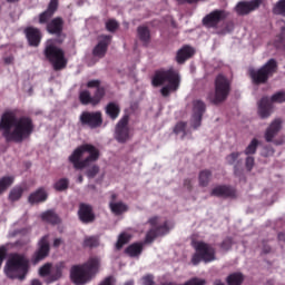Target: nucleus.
<instances>
[{
	"instance_id": "obj_1",
	"label": "nucleus",
	"mask_w": 285,
	"mask_h": 285,
	"mask_svg": "<svg viewBox=\"0 0 285 285\" xmlns=\"http://www.w3.org/2000/svg\"><path fill=\"white\" fill-rule=\"evenodd\" d=\"M0 131L7 141L22 142L33 132V124L29 117H18L14 111H7L1 117Z\"/></svg>"
},
{
	"instance_id": "obj_2",
	"label": "nucleus",
	"mask_w": 285,
	"mask_h": 285,
	"mask_svg": "<svg viewBox=\"0 0 285 285\" xmlns=\"http://www.w3.org/2000/svg\"><path fill=\"white\" fill-rule=\"evenodd\" d=\"M100 268V258L91 256L83 264L71 266L69 277L73 285H87L90 283Z\"/></svg>"
},
{
	"instance_id": "obj_3",
	"label": "nucleus",
	"mask_w": 285,
	"mask_h": 285,
	"mask_svg": "<svg viewBox=\"0 0 285 285\" xmlns=\"http://www.w3.org/2000/svg\"><path fill=\"white\" fill-rule=\"evenodd\" d=\"M153 87H161L163 97H169L180 87V76L177 70L169 68L168 70L157 71L151 79Z\"/></svg>"
},
{
	"instance_id": "obj_4",
	"label": "nucleus",
	"mask_w": 285,
	"mask_h": 285,
	"mask_svg": "<svg viewBox=\"0 0 285 285\" xmlns=\"http://www.w3.org/2000/svg\"><path fill=\"white\" fill-rule=\"evenodd\" d=\"M99 157L100 151L96 146L82 144L69 155V163L73 165V168L82 170L89 167L90 164L98 161Z\"/></svg>"
},
{
	"instance_id": "obj_5",
	"label": "nucleus",
	"mask_w": 285,
	"mask_h": 285,
	"mask_svg": "<svg viewBox=\"0 0 285 285\" xmlns=\"http://www.w3.org/2000/svg\"><path fill=\"white\" fill-rule=\"evenodd\" d=\"M6 275L12 279H23L28 273V258L21 254H12L4 267Z\"/></svg>"
},
{
	"instance_id": "obj_6",
	"label": "nucleus",
	"mask_w": 285,
	"mask_h": 285,
	"mask_svg": "<svg viewBox=\"0 0 285 285\" xmlns=\"http://www.w3.org/2000/svg\"><path fill=\"white\" fill-rule=\"evenodd\" d=\"M45 57L53 67V70L60 71L66 69L68 61L65 51L55 45L53 40L47 41V48H45Z\"/></svg>"
},
{
	"instance_id": "obj_7",
	"label": "nucleus",
	"mask_w": 285,
	"mask_h": 285,
	"mask_svg": "<svg viewBox=\"0 0 285 285\" xmlns=\"http://www.w3.org/2000/svg\"><path fill=\"white\" fill-rule=\"evenodd\" d=\"M229 94L230 80L224 75H218L215 78V90L208 95V100L214 105H219L227 100Z\"/></svg>"
},
{
	"instance_id": "obj_8",
	"label": "nucleus",
	"mask_w": 285,
	"mask_h": 285,
	"mask_svg": "<svg viewBox=\"0 0 285 285\" xmlns=\"http://www.w3.org/2000/svg\"><path fill=\"white\" fill-rule=\"evenodd\" d=\"M277 71V62L274 59L268 60L259 69H249V77L256 85H264Z\"/></svg>"
},
{
	"instance_id": "obj_9",
	"label": "nucleus",
	"mask_w": 285,
	"mask_h": 285,
	"mask_svg": "<svg viewBox=\"0 0 285 285\" xmlns=\"http://www.w3.org/2000/svg\"><path fill=\"white\" fill-rule=\"evenodd\" d=\"M148 223L151 228L146 234L145 243L147 244L153 243L157 237L167 235L173 228V225H170L168 222L160 224L159 217H151L148 219Z\"/></svg>"
},
{
	"instance_id": "obj_10",
	"label": "nucleus",
	"mask_w": 285,
	"mask_h": 285,
	"mask_svg": "<svg viewBox=\"0 0 285 285\" xmlns=\"http://www.w3.org/2000/svg\"><path fill=\"white\" fill-rule=\"evenodd\" d=\"M283 104L285 102V91H278L274 94L271 99L264 97L258 102V116L262 119H266L272 115V104Z\"/></svg>"
},
{
	"instance_id": "obj_11",
	"label": "nucleus",
	"mask_w": 285,
	"mask_h": 285,
	"mask_svg": "<svg viewBox=\"0 0 285 285\" xmlns=\"http://www.w3.org/2000/svg\"><path fill=\"white\" fill-rule=\"evenodd\" d=\"M228 11L224 9H216L203 18V23L206 26V28H212L216 30L219 28L223 21H226V19H228Z\"/></svg>"
},
{
	"instance_id": "obj_12",
	"label": "nucleus",
	"mask_w": 285,
	"mask_h": 285,
	"mask_svg": "<svg viewBox=\"0 0 285 285\" xmlns=\"http://www.w3.org/2000/svg\"><path fill=\"white\" fill-rule=\"evenodd\" d=\"M132 134L129 128V117L124 116L119 119L115 127V139L119 144H125L130 140Z\"/></svg>"
},
{
	"instance_id": "obj_13",
	"label": "nucleus",
	"mask_w": 285,
	"mask_h": 285,
	"mask_svg": "<svg viewBox=\"0 0 285 285\" xmlns=\"http://www.w3.org/2000/svg\"><path fill=\"white\" fill-rule=\"evenodd\" d=\"M191 246L202 256L204 263L216 261V253L213 246L202 240H193Z\"/></svg>"
},
{
	"instance_id": "obj_14",
	"label": "nucleus",
	"mask_w": 285,
	"mask_h": 285,
	"mask_svg": "<svg viewBox=\"0 0 285 285\" xmlns=\"http://www.w3.org/2000/svg\"><path fill=\"white\" fill-rule=\"evenodd\" d=\"M206 112V104L200 99H195L191 102L190 126L197 129L202 126L203 116Z\"/></svg>"
},
{
	"instance_id": "obj_15",
	"label": "nucleus",
	"mask_w": 285,
	"mask_h": 285,
	"mask_svg": "<svg viewBox=\"0 0 285 285\" xmlns=\"http://www.w3.org/2000/svg\"><path fill=\"white\" fill-rule=\"evenodd\" d=\"M80 124L91 129H96L102 126V117L100 111L89 112L85 111L80 114Z\"/></svg>"
},
{
	"instance_id": "obj_16",
	"label": "nucleus",
	"mask_w": 285,
	"mask_h": 285,
	"mask_svg": "<svg viewBox=\"0 0 285 285\" xmlns=\"http://www.w3.org/2000/svg\"><path fill=\"white\" fill-rule=\"evenodd\" d=\"M111 43V36H99L98 42L92 49V56L98 59H102Z\"/></svg>"
},
{
	"instance_id": "obj_17",
	"label": "nucleus",
	"mask_w": 285,
	"mask_h": 285,
	"mask_svg": "<svg viewBox=\"0 0 285 285\" xmlns=\"http://www.w3.org/2000/svg\"><path fill=\"white\" fill-rule=\"evenodd\" d=\"M49 252L50 245L48 242V236H43L40 238V242H38V250H36V254H33V265L39 264L41 261L48 257Z\"/></svg>"
},
{
	"instance_id": "obj_18",
	"label": "nucleus",
	"mask_w": 285,
	"mask_h": 285,
	"mask_svg": "<svg viewBox=\"0 0 285 285\" xmlns=\"http://www.w3.org/2000/svg\"><path fill=\"white\" fill-rule=\"evenodd\" d=\"M262 6V0L240 1L236 4L235 10L237 14H249Z\"/></svg>"
},
{
	"instance_id": "obj_19",
	"label": "nucleus",
	"mask_w": 285,
	"mask_h": 285,
	"mask_svg": "<svg viewBox=\"0 0 285 285\" xmlns=\"http://www.w3.org/2000/svg\"><path fill=\"white\" fill-rule=\"evenodd\" d=\"M283 129V120L281 118L274 119L265 131V140L267 142H273L274 138Z\"/></svg>"
},
{
	"instance_id": "obj_20",
	"label": "nucleus",
	"mask_w": 285,
	"mask_h": 285,
	"mask_svg": "<svg viewBox=\"0 0 285 285\" xmlns=\"http://www.w3.org/2000/svg\"><path fill=\"white\" fill-rule=\"evenodd\" d=\"M24 35H27V41H29V46L39 47L41 42V32L37 28H27L24 30Z\"/></svg>"
},
{
	"instance_id": "obj_21",
	"label": "nucleus",
	"mask_w": 285,
	"mask_h": 285,
	"mask_svg": "<svg viewBox=\"0 0 285 285\" xmlns=\"http://www.w3.org/2000/svg\"><path fill=\"white\" fill-rule=\"evenodd\" d=\"M78 217L85 224L92 223L95 220V214L92 213L91 206L82 204L78 210Z\"/></svg>"
},
{
	"instance_id": "obj_22",
	"label": "nucleus",
	"mask_w": 285,
	"mask_h": 285,
	"mask_svg": "<svg viewBox=\"0 0 285 285\" xmlns=\"http://www.w3.org/2000/svg\"><path fill=\"white\" fill-rule=\"evenodd\" d=\"M48 199V193L45 188H38L36 191L29 195V203L31 205H38L45 203Z\"/></svg>"
},
{
	"instance_id": "obj_23",
	"label": "nucleus",
	"mask_w": 285,
	"mask_h": 285,
	"mask_svg": "<svg viewBox=\"0 0 285 285\" xmlns=\"http://www.w3.org/2000/svg\"><path fill=\"white\" fill-rule=\"evenodd\" d=\"M63 269H65L63 263H58L55 266H52L51 273L49 274V276H47V284H51L59 281L62 277Z\"/></svg>"
},
{
	"instance_id": "obj_24",
	"label": "nucleus",
	"mask_w": 285,
	"mask_h": 285,
	"mask_svg": "<svg viewBox=\"0 0 285 285\" xmlns=\"http://www.w3.org/2000/svg\"><path fill=\"white\" fill-rule=\"evenodd\" d=\"M195 55V49L189 46H184L177 51L176 61L183 65L186 60L190 59Z\"/></svg>"
},
{
	"instance_id": "obj_25",
	"label": "nucleus",
	"mask_w": 285,
	"mask_h": 285,
	"mask_svg": "<svg viewBox=\"0 0 285 285\" xmlns=\"http://www.w3.org/2000/svg\"><path fill=\"white\" fill-rule=\"evenodd\" d=\"M57 8H58V0H51V2H49V8H47V11L40 13L38 22L48 23L49 19H51V17L55 14Z\"/></svg>"
},
{
	"instance_id": "obj_26",
	"label": "nucleus",
	"mask_w": 285,
	"mask_h": 285,
	"mask_svg": "<svg viewBox=\"0 0 285 285\" xmlns=\"http://www.w3.org/2000/svg\"><path fill=\"white\" fill-rule=\"evenodd\" d=\"M109 209L114 215L120 216L129 210V206L120 200H111L109 203Z\"/></svg>"
},
{
	"instance_id": "obj_27",
	"label": "nucleus",
	"mask_w": 285,
	"mask_h": 285,
	"mask_svg": "<svg viewBox=\"0 0 285 285\" xmlns=\"http://www.w3.org/2000/svg\"><path fill=\"white\" fill-rule=\"evenodd\" d=\"M62 28H63V20L61 18H56L47 24V32H49V35H60L62 31Z\"/></svg>"
},
{
	"instance_id": "obj_28",
	"label": "nucleus",
	"mask_w": 285,
	"mask_h": 285,
	"mask_svg": "<svg viewBox=\"0 0 285 285\" xmlns=\"http://www.w3.org/2000/svg\"><path fill=\"white\" fill-rule=\"evenodd\" d=\"M119 114H120V107L118 104L116 102H109L107 106H106V115L112 119V120H116L118 117H119Z\"/></svg>"
},
{
	"instance_id": "obj_29",
	"label": "nucleus",
	"mask_w": 285,
	"mask_h": 285,
	"mask_svg": "<svg viewBox=\"0 0 285 285\" xmlns=\"http://www.w3.org/2000/svg\"><path fill=\"white\" fill-rule=\"evenodd\" d=\"M125 253L129 257H138L142 253V244L141 243H134L125 249Z\"/></svg>"
},
{
	"instance_id": "obj_30",
	"label": "nucleus",
	"mask_w": 285,
	"mask_h": 285,
	"mask_svg": "<svg viewBox=\"0 0 285 285\" xmlns=\"http://www.w3.org/2000/svg\"><path fill=\"white\" fill-rule=\"evenodd\" d=\"M137 38L142 43H148L150 41V31L147 27L140 26L137 28Z\"/></svg>"
},
{
	"instance_id": "obj_31",
	"label": "nucleus",
	"mask_w": 285,
	"mask_h": 285,
	"mask_svg": "<svg viewBox=\"0 0 285 285\" xmlns=\"http://www.w3.org/2000/svg\"><path fill=\"white\" fill-rule=\"evenodd\" d=\"M234 31V22H223L222 24L218 26V28L216 29V33L218 36H227L230 32Z\"/></svg>"
},
{
	"instance_id": "obj_32",
	"label": "nucleus",
	"mask_w": 285,
	"mask_h": 285,
	"mask_svg": "<svg viewBox=\"0 0 285 285\" xmlns=\"http://www.w3.org/2000/svg\"><path fill=\"white\" fill-rule=\"evenodd\" d=\"M14 183L13 176H4L0 178V195L7 191Z\"/></svg>"
},
{
	"instance_id": "obj_33",
	"label": "nucleus",
	"mask_w": 285,
	"mask_h": 285,
	"mask_svg": "<svg viewBox=\"0 0 285 285\" xmlns=\"http://www.w3.org/2000/svg\"><path fill=\"white\" fill-rule=\"evenodd\" d=\"M132 238V234L128 232H124L119 234L118 239L116 242V249H121Z\"/></svg>"
},
{
	"instance_id": "obj_34",
	"label": "nucleus",
	"mask_w": 285,
	"mask_h": 285,
	"mask_svg": "<svg viewBox=\"0 0 285 285\" xmlns=\"http://www.w3.org/2000/svg\"><path fill=\"white\" fill-rule=\"evenodd\" d=\"M40 217H42V220H45L47 223H51L53 225H57L60 223V218L52 210H47V212L42 213V215H40Z\"/></svg>"
},
{
	"instance_id": "obj_35",
	"label": "nucleus",
	"mask_w": 285,
	"mask_h": 285,
	"mask_svg": "<svg viewBox=\"0 0 285 285\" xmlns=\"http://www.w3.org/2000/svg\"><path fill=\"white\" fill-rule=\"evenodd\" d=\"M106 96V89L104 87L97 88L91 98V106H97Z\"/></svg>"
},
{
	"instance_id": "obj_36",
	"label": "nucleus",
	"mask_w": 285,
	"mask_h": 285,
	"mask_svg": "<svg viewBox=\"0 0 285 285\" xmlns=\"http://www.w3.org/2000/svg\"><path fill=\"white\" fill-rule=\"evenodd\" d=\"M212 195L216 196V197H228L232 196V191L228 187L226 186H216L213 190H212Z\"/></svg>"
},
{
	"instance_id": "obj_37",
	"label": "nucleus",
	"mask_w": 285,
	"mask_h": 285,
	"mask_svg": "<svg viewBox=\"0 0 285 285\" xmlns=\"http://www.w3.org/2000/svg\"><path fill=\"white\" fill-rule=\"evenodd\" d=\"M244 282V276L242 273H233L227 277L228 285H242Z\"/></svg>"
},
{
	"instance_id": "obj_38",
	"label": "nucleus",
	"mask_w": 285,
	"mask_h": 285,
	"mask_svg": "<svg viewBox=\"0 0 285 285\" xmlns=\"http://www.w3.org/2000/svg\"><path fill=\"white\" fill-rule=\"evenodd\" d=\"M69 184L70 181L68 178H60L53 184V189H56V191H65L68 189Z\"/></svg>"
},
{
	"instance_id": "obj_39",
	"label": "nucleus",
	"mask_w": 285,
	"mask_h": 285,
	"mask_svg": "<svg viewBox=\"0 0 285 285\" xmlns=\"http://www.w3.org/2000/svg\"><path fill=\"white\" fill-rule=\"evenodd\" d=\"M23 194V188L21 186H16L11 189L10 195H9V199L11 202H18Z\"/></svg>"
},
{
	"instance_id": "obj_40",
	"label": "nucleus",
	"mask_w": 285,
	"mask_h": 285,
	"mask_svg": "<svg viewBox=\"0 0 285 285\" xmlns=\"http://www.w3.org/2000/svg\"><path fill=\"white\" fill-rule=\"evenodd\" d=\"M212 179V173L209 170H202L199 173V186L206 187Z\"/></svg>"
},
{
	"instance_id": "obj_41",
	"label": "nucleus",
	"mask_w": 285,
	"mask_h": 285,
	"mask_svg": "<svg viewBox=\"0 0 285 285\" xmlns=\"http://www.w3.org/2000/svg\"><path fill=\"white\" fill-rule=\"evenodd\" d=\"M258 147V140L256 138L252 139L248 146L245 148L244 154L246 156L255 155Z\"/></svg>"
},
{
	"instance_id": "obj_42",
	"label": "nucleus",
	"mask_w": 285,
	"mask_h": 285,
	"mask_svg": "<svg viewBox=\"0 0 285 285\" xmlns=\"http://www.w3.org/2000/svg\"><path fill=\"white\" fill-rule=\"evenodd\" d=\"M80 102L82 105H92V97L88 90L80 92Z\"/></svg>"
},
{
	"instance_id": "obj_43",
	"label": "nucleus",
	"mask_w": 285,
	"mask_h": 285,
	"mask_svg": "<svg viewBox=\"0 0 285 285\" xmlns=\"http://www.w3.org/2000/svg\"><path fill=\"white\" fill-rule=\"evenodd\" d=\"M174 132L177 136H180V138H185V136H186V122H178L174 128Z\"/></svg>"
},
{
	"instance_id": "obj_44",
	"label": "nucleus",
	"mask_w": 285,
	"mask_h": 285,
	"mask_svg": "<svg viewBox=\"0 0 285 285\" xmlns=\"http://www.w3.org/2000/svg\"><path fill=\"white\" fill-rule=\"evenodd\" d=\"M274 14H282L285 17V0L278 1L274 9H273Z\"/></svg>"
},
{
	"instance_id": "obj_45",
	"label": "nucleus",
	"mask_w": 285,
	"mask_h": 285,
	"mask_svg": "<svg viewBox=\"0 0 285 285\" xmlns=\"http://www.w3.org/2000/svg\"><path fill=\"white\" fill-rule=\"evenodd\" d=\"M85 247L94 248L99 245V239L97 237L90 236L85 238L83 242Z\"/></svg>"
},
{
	"instance_id": "obj_46",
	"label": "nucleus",
	"mask_w": 285,
	"mask_h": 285,
	"mask_svg": "<svg viewBox=\"0 0 285 285\" xmlns=\"http://www.w3.org/2000/svg\"><path fill=\"white\" fill-rule=\"evenodd\" d=\"M51 272H52V265L50 263H47V264L40 266V269L38 271V273L42 277L50 276Z\"/></svg>"
},
{
	"instance_id": "obj_47",
	"label": "nucleus",
	"mask_w": 285,
	"mask_h": 285,
	"mask_svg": "<svg viewBox=\"0 0 285 285\" xmlns=\"http://www.w3.org/2000/svg\"><path fill=\"white\" fill-rule=\"evenodd\" d=\"M240 157V153L234 151L226 156V164L227 165H235Z\"/></svg>"
},
{
	"instance_id": "obj_48",
	"label": "nucleus",
	"mask_w": 285,
	"mask_h": 285,
	"mask_svg": "<svg viewBox=\"0 0 285 285\" xmlns=\"http://www.w3.org/2000/svg\"><path fill=\"white\" fill-rule=\"evenodd\" d=\"M105 26H106V30L108 32H115L119 28V23L112 19L107 20Z\"/></svg>"
},
{
	"instance_id": "obj_49",
	"label": "nucleus",
	"mask_w": 285,
	"mask_h": 285,
	"mask_svg": "<svg viewBox=\"0 0 285 285\" xmlns=\"http://www.w3.org/2000/svg\"><path fill=\"white\" fill-rule=\"evenodd\" d=\"M10 247H12V244H7V245L0 246V268H1V266H2V263H3L4 258H6V255H7V253H8V249H9Z\"/></svg>"
},
{
	"instance_id": "obj_50",
	"label": "nucleus",
	"mask_w": 285,
	"mask_h": 285,
	"mask_svg": "<svg viewBox=\"0 0 285 285\" xmlns=\"http://www.w3.org/2000/svg\"><path fill=\"white\" fill-rule=\"evenodd\" d=\"M100 171V168L98 165H92L87 169V177L88 178H95Z\"/></svg>"
},
{
	"instance_id": "obj_51",
	"label": "nucleus",
	"mask_w": 285,
	"mask_h": 285,
	"mask_svg": "<svg viewBox=\"0 0 285 285\" xmlns=\"http://www.w3.org/2000/svg\"><path fill=\"white\" fill-rule=\"evenodd\" d=\"M183 285H206V279L194 277L185 282Z\"/></svg>"
},
{
	"instance_id": "obj_52",
	"label": "nucleus",
	"mask_w": 285,
	"mask_h": 285,
	"mask_svg": "<svg viewBox=\"0 0 285 285\" xmlns=\"http://www.w3.org/2000/svg\"><path fill=\"white\" fill-rule=\"evenodd\" d=\"M87 88L98 90L99 88H101V81L99 79L89 80L87 82Z\"/></svg>"
},
{
	"instance_id": "obj_53",
	"label": "nucleus",
	"mask_w": 285,
	"mask_h": 285,
	"mask_svg": "<svg viewBox=\"0 0 285 285\" xmlns=\"http://www.w3.org/2000/svg\"><path fill=\"white\" fill-rule=\"evenodd\" d=\"M141 285H155L154 276L147 274L140 278Z\"/></svg>"
},
{
	"instance_id": "obj_54",
	"label": "nucleus",
	"mask_w": 285,
	"mask_h": 285,
	"mask_svg": "<svg viewBox=\"0 0 285 285\" xmlns=\"http://www.w3.org/2000/svg\"><path fill=\"white\" fill-rule=\"evenodd\" d=\"M245 166L248 171H252L255 166V158L253 156H247Z\"/></svg>"
},
{
	"instance_id": "obj_55",
	"label": "nucleus",
	"mask_w": 285,
	"mask_h": 285,
	"mask_svg": "<svg viewBox=\"0 0 285 285\" xmlns=\"http://www.w3.org/2000/svg\"><path fill=\"white\" fill-rule=\"evenodd\" d=\"M275 154V149L273 147H264L262 151L263 157H273Z\"/></svg>"
},
{
	"instance_id": "obj_56",
	"label": "nucleus",
	"mask_w": 285,
	"mask_h": 285,
	"mask_svg": "<svg viewBox=\"0 0 285 285\" xmlns=\"http://www.w3.org/2000/svg\"><path fill=\"white\" fill-rule=\"evenodd\" d=\"M203 261V256L200 253L196 252L191 257V264L197 266Z\"/></svg>"
},
{
	"instance_id": "obj_57",
	"label": "nucleus",
	"mask_w": 285,
	"mask_h": 285,
	"mask_svg": "<svg viewBox=\"0 0 285 285\" xmlns=\"http://www.w3.org/2000/svg\"><path fill=\"white\" fill-rule=\"evenodd\" d=\"M116 279L112 276L106 277L98 285H115Z\"/></svg>"
},
{
	"instance_id": "obj_58",
	"label": "nucleus",
	"mask_w": 285,
	"mask_h": 285,
	"mask_svg": "<svg viewBox=\"0 0 285 285\" xmlns=\"http://www.w3.org/2000/svg\"><path fill=\"white\" fill-rule=\"evenodd\" d=\"M230 246H232V239L230 238L225 239L222 244V248L224 250H228L230 248Z\"/></svg>"
},
{
	"instance_id": "obj_59",
	"label": "nucleus",
	"mask_w": 285,
	"mask_h": 285,
	"mask_svg": "<svg viewBox=\"0 0 285 285\" xmlns=\"http://www.w3.org/2000/svg\"><path fill=\"white\" fill-rule=\"evenodd\" d=\"M63 244V240L61 238L53 239V247L58 248Z\"/></svg>"
},
{
	"instance_id": "obj_60",
	"label": "nucleus",
	"mask_w": 285,
	"mask_h": 285,
	"mask_svg": "<svg viewBox=\"0 0 285 285\" xmlns=\"http://www.w3.org/2000/svg\"><path fill=\"white\" fill-rule=\"evenodd\" d=\"M18 234H20V230L13 229L9 232V238L16 237Z\"/></svg>"
},
{
	"instance_id": "obj_61",
	"label": "nucleus",
	"mask_w": 285,
	"mask_h": 285,
	"mask_svg": "<svg viewBox=\"0 0 285 285\" xmlns=\"http://www.w3.org/2000/svg\"><path fill=\"white\" fill-rule=\"evenodd\" d=\"M177 3H195V1H198V0H176Z\"/></svg>"
},
{
	"instance_id": "obj_62",
	"label": "nucleus",
	"mask_w": 285,
	"mask_h": 285,
	"mask_svg": "<svg viewBox=\"0 0 285 285\" xmlns=\"http://www.w3.org/2000/svg\"><path fill=\"white\" fill-rule=\"evenodd\" d=\"M7 65H11L13 62V57H8L4 59Z\"/></svg>"
},
{
	"instance_id": "obj_63",
	"label": "nucleus",
	"mask_w": 285,
	"mask_h": 285,
	"mask_svg": "<svg viewBox=\"0 0 285 285\" xmlns=\"http://www.w3.org/2000/svg\"><path fill=\"white\" fill-rule=\"evenodd\" d=\"M31 285H42L39 279L31 281Z\"/></svg>"
},
{
	"instance_id": "obj_64",
	"label": "nucleus",
	"mask_w": 285,
	"mask_h": 285,
	"mask_svg": "<svg viewBox=\"0 0 285 285\" xmlns=\"http://www.w3.org/2000/svg\"><path fill=\"white\" fill-rule=\"evenodd\" d=\"M135 284V281L134 279H129L125 283V285H134Z\"/></svg>"
}]
</instances>
